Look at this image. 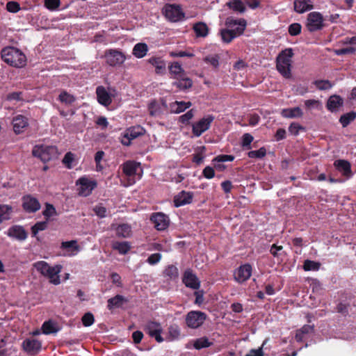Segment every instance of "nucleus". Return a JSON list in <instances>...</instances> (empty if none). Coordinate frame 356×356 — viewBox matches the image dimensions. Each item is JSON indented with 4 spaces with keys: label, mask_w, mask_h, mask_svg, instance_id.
<instances>
[{
    "label": "nucleus",
    "mask_w": 356,
    "mask_h": 356,
    "mask_svg": "<svg viewBox=\"0 0 356 356\" xmlns=\"http://www.w3.org/2000/svg\"><path fill=\"white\" fill-rule=\"evenodd\" d=\"M1 58L5 63L15 67H23L26 64V57L24 54L13 47L3 49Z\"/></svg>",
    "instance_id": "obj_1"
},
{
    "label": "nucleus",
    "mask_w": 356,
    "mask_h": 356,
    "mask_svg": "<svg viewBox=\"0 0 356 356\" xmlns=\"http://www.w3.org/2000/svg\"><path fill=\"white\" fill-rule=\"evenodd\" d=\"M293 56L292 49L289 48L283 50L277 57V70L285 78L291 76V58Z\"/></svg>",
    "instance_id": "obj_2"
},
{
    "label": "nucleus",
    "mask_w": 356,
    "mask_h": 356,
    "mask_svg": "<svg viewBox=\"0 0 356 356\" xmlns=\"http://www.w3.org/2000/svg\"><path fill=\"white\" fill-rule=\"evenodd\" d=\"M32 154L34 156L40 158L42 161L47 162L57 158L58 151L53 145H36L33 147Z\"/></svg>",
    "instance_id": "obj_3"
},
{
    "label": "nucleus",
    "mask_w": 356,
    "mask_h": 356,
    "mask_svg": "<svg viewBox=\"0 0 356 356\" xmlns=\"http://www.w3.org/2000/svg\"><path fill=\"white\" fill-rule=\"evenodd\" d=\"M122 171L128 177L129 184H133L141 178L143 169L139 163L128 161L122 164Z\"/></svg>",
    "instance_id": "obj_4"
},
{
    "label": "nucleus",
    "mask_w": 356,
    "mask_h": 356,
    "mask_svg": "<svg viewBox=\"0 0 356 356\" xmlns=\"http://www.w3.org/2000/svg\"><path fill=\"white\" fill-rule=\"evenodd\" d=\"M207 318V315L201 311L193 310L186 316L185 323L191 329H197L201 327Z\"/></svg>",
    "instance_id": "obj_5"
},
{
    "label": "nucleus",
    "mask_w": 356,
    "mask_h": 356,
    "mask_svg": "<svg viewBox=\"0 0 356 356\" xmlns=\"http://www.w3.org/2000/svg\"><path fill=\"white\" fill-rule=\"evenodd\" d=\"M76 185L78 187V194L80 196L87 197L92 193V191L97 186V182L86 177H81L76 180Z\"/></svg>",
    "instance_id": "obj_6"
},
{
    "label": "nucleus",
    "mask_w": 356,
    "mask_h": 356,
    "mask_svg": "<svg viewBox=\"0 0 356 356\" xmlns=\"http://www.w3.org/2000/svg\"><path fill=\"white\" fill-rule=\"evenodd\" d=\"M104 56L106 63L111 67L122 65L127 58V56L122 51L118 49L106 51Z\"/></svg>",
    "instance_id": "obj_7"
},
{
    "label": "nucleus",
    "mask_w": 356,
    "mask_h": 356,
    "mask_svg": "<svg viewBox=\"0 0 356 356\" xmlns=\"http://www.w3.org/2000/svg\"><path fill=\"white\" fill-rule=\"evenodd\" d=\"M163 13L165 17L172 22L181 21L185 17L181 6L176 4H166Z\"/></svg>",
    "instance_id": "obj_8"
},
{
    "label": "nucleus",
    "mask_w": 356,
    "mask_h": 356,
    "mask_svg": "<svg viewBox=\"0 0 356 356\" xmlns=\"http://www.w3.org/2000/svg\"><path fill=\"white\" fill-rule=\"evenodd\" d=\"M214 118V116L212 115H208L193 123L192 125V132L193 135L196 137L200 136L210 128Z\"/></svg>",
    "instance_id": "obj_9"
},
{
    "label": "nucleus",
    "mask_w": 356,
    "mask_h": 356,
    "mask_svg": "<svg viewBox=\"0 0 356 356\" xmlns=\"http://www.w3.org/2000/svg\"><path fill=\"white\" fill-rule=\"evenodd\" d=\"M306 26L310 32L321 29L323 26V15L318 12L310 13L307 16Z\"/></svg>",
    "instance_id": "obj_10"
},
{
    "label": "nucleus",
    "mask_w": 356,
    "mask_h": 356,
    "mask_svg": "<svg viewBox=\"0 0 356 356\" xmlns=\"http://www.w3.org/2000/svg\"><path fill=\"white\" fill-rule=\"evenodd\" d=\"M150 220L154 224V227L159 231L166 229L170 225L169 217L161 212L152 213L150 217Z\"/></svg>",
    "instance_id": "obj_11"
},
{
    "label": "nucleus",
    "mask_w": 356,
    "mask_h": 356,
    "mask_svg": "<svg viewBox=\"0 0 356 356\" xmlns=\"http://www.w3.org/2000/svg\"><path fill=\"white\" fill-rule=\"evenodd\" d=\"M182 282L186 287L192 289L197 290L200 287V280L190 268H188L184 271Z\"/></svg>",
    "instance_id": "obj_12"
},
{
    "label": "nucleus",
    "mask_w": 356,
    "mask_h": 356,
    "mask_svg": "<svg viewBox=\"0 0 356 356\" xmlns=\"http://www.w3.org/2000/svg\"><path fill=\"white\" fill-rule=\"evenodd\" d=\"M145 330L147 333L151 337L155 339V340L161 343L164 341L161 334L162 332V327L159 323L155 321H149L147 323Z\"/></svg>",
    "instance_id": "obj_13"
},
{
    "label": "nucleus",
    "mask_w": 356,
    "mask_h": 356,
    "mask_svg": "<svg viewBox=\"0 0 356 356\" xmlns=\"http://www.w3.org/2000/svg\"><path fill=\"white\" fill-rule=\"evenodd\" d=\"M252 275V266L250 264H244L238 267L234 273L235 280L238 283H243L248 280Z\"/></svg>",
    "instance_id": "obj_14"
},
{
    "label": "nucleus",
    "mask_w": 356,
    "mask_h": 356,
    "mask_svg": "<svg viewBox=\"0 0 356 356\" xmlns=\"http://www.w3.org/2000/svg\"><path fill=\"white\" fill-rule=\"evenodd\" d=\"M193 193L191 191H181L174 197L173 202L175 207H179L192 202Z\"/></svg>",
    "instance_id": "obj_15"
},
{
    "label": "nucleus",
    "mask_w": 356,
    "mask_h": 356,
    "mask_svg": "<svg viewBox=\"0 0 356 356\" xmlns=\"http://www.w3.org/2000/svg\"><path fill=\"white\" fill-rule=\"evenodd\" d=\"M226 24L234 33L236 37L243 33L246 26V21L243 19H227Z\"/></svg>",
    "instance_id": "obj_16"
},
{
    "label": "nucleus",
    "mask_w": 356,
    "mask_h": 356,
    "mask_svg": "<svg viewBox=\"0 0 356 356\" xmlns=\"http://www.w3.org/2000/svg\"><path fill=\"white\" fill-rule=\"evenodd\" d=\"M22 207L29 213H34L40 209L39 201L31 195H26L22 199Z\"/></svg>",
    "instance_id": "obj_17"
},
{
    "label": "nucleus",
    "mask_w": 356,
    "mask_h": 356,
    "mask_svg": "<svg viewBox=\"0 0 356 356\" xmlns=\"http://www.w3.org/2000/svg\"><path fill=\"white\" fill-rule=\"evenodd\" d=\"M96 95L97 102L104 106H108L112 102L111 94L102 86H99L96 88Z\"/></svg>",
    "instance_id": "obj_18"
},
{
    "label": "nucleus",
    "mask_w": 356,
    "mask_h": 356,
    "mask_svg": "<svg viewBox=\"0 0 356 356\" xmlns=\"http://www.w3.org/2000/svg\"><path fill=\"white\" fill-rule=\"evenodd\" d=\"M12 124L15 133L19 134L24 132L29 126V120L24 115H17L13 118Z\"/></svg>",
    "instance_id": "obj_19"
},
{
    "label": "nucleus",
    "mask_w": 356,
    "mask_h": 356,
    "mask_svg": "<svg viewBox=\"0 0 356 356\" xmlns=\"http://www.w3.org/2000/svg\"><path fill=\"white\" fill-rule=\"evenodd\" d=\"M60 248L65 251L63 255L67 257L74 256L80 250V248L76 240L62 242Z\"/></svg>",
    "instance_id": "obj_20"
},
{
    "label": "nucleus",
    "mask_w": 356,
    "mask_h": 356,
    "mask_svg": "<svg viewBox=\"0 0 356 356\" xmlns=\"http://www.w3.org/2000/svg\"><path fill=\"white\" fill-rule=\"evenodd\" d=\"M22 346L25 351L32 355L37 354L42 348L41 342L35 339H26Z\"/></svg>",
    "instance_id": "obj_21"
},
{
    "label": "nucleus",
    "mask_w": 356,
    "mask_h": 356,
    "mask_svg": "<svg viewBox=\"0 0 356 356\" xmlns=\"http://www.w3.org/2000/svg\"><path fill=\"white\" fill-rule=\"evenodd\" d=\"M61 270L62 266L60 265L51 266L50 270H48L47 274H45L44 276L47 277L51 284L54 285H58L60 283L59 273L61 272Z\"/></svg>",
    "instance_id": "obj_22"
},
{
    "label": "nucleus",
    "mask_w": 356,
    "mask_h": 356,
    "mask_svg": "<svg viewBox=\"0 0 356 356\" xmlns=\"http://www.w3.org/2000/svg\"><path fill=\"white\" fill-rule=\"evenodd\" d=\"M8 236L19 241H24L26 238L27 234L22 227L15 225L8 230Z\"/></svg>",
    "instance_id": "obj_23"
},
{
    "label": "nucleus",
    "mask_w": 356,
    "mask_h": 356,
    "mask_svg": "<svg viewBox=\"0 0 356 356\" xmlns=\"http://www.w3.org/2000/svg\"><path fill=\"white\" fill-rule=\"evenodd\" d=\"M343 99L339 95H332L327 102V108L331 112H337L343 106Z\"/></svg>",
    "instance_id": "obj_24"
},
{
    "label": "nucleus",
    "mask_w": 356,
    "mask_h": 356,
    "mask_svg": "<svg viewBox=\"0 0 356 356\" xmlns=\"http://www.w3.org/2000/svg\"><path fill=\"white\" fill-rule=\"evenodd\" d=\"M314 8L311 0H295L294 10L298 13H303L312 10Z\"/></svg>",
    "instance_id": "obj_25"
},
{
    "label": "nucleus",
    "mask_w": 356,
    "mask_h": 356,
    "mask_svg": "<svg viewBox=\"0 0 356 356\" xmlns=\"http://www.w3.org/2000/svg\"><path fill=\"white\" fill-rule=\"evenodd\" d=\"M281 115L285 118H299L302 117L303 112L300 107H293L282 109Z\"/></svg>",
    "instance_id": "obj_26"
},
{
    "label": "nucleus",
    "mask_w": 356,
    "mask_h": 356,
    "mask_svg": "<svg viewBox=\"0 0 356 356\" xmlns=\"http://www.w3.org/2000/svg\"><path fill=\"white\" fill-rule=\"evenodd\" d=\"M148 63L155 67L156 74H163L165 70L166 64L161 58L152 57L149 58Z\"/></svg>",
    "instance_id": "obj_27"
},
{
    "label": "nucleus",
    "mask_w": 356,
    "mask_h": 356,
    "mask_svg": "<svg viewBox=\"0 0 356 356\" xmlns=\"http://www.w3.org/2000/svg\"><path fill=\"white\" fill-rule=\"evenodd\" d=\"M148 49H149L146 43L139 42L134 45L132 54L135 57L142 58L146 56Z\"/></svg>",
    "instance_id": "obj_28"
},
{
    "label": "nucleus",
    "mask_w": 356,
    "mask_h": 356,
    "mask_svg": "<svg viewBox=\"0 0 356 356\" xmlns=\"http://www.w3.org/2000/svg\"><path fill=\"white\" fill-rule=\"evenodd\" d=\"M190 102H178L176 101L170 104V109L172 113H179L191 107Z\"/></svg>",
    "instance_id": "obj_29"
},
{
    "label": "nucleus",
    "mask_w": 356,
    "mask_h": 356,
    "mask_svg": "<svg viewBox=\"0 0 356 356\" xmlns=\"http://www.w3.org/2000/svg\"><path fill=\"white\" fill-rule=\"evenodd\" d=\"M181 334V331L179 327L173 324L169 326L168 329V334L165 340L168 341H172L175 340H177Z\"/></svg>",
    "instance_id": "obj_30"
},
{
    "label": "nucleus",
    "mask_w": 356,
    "mask_h": 356,
    "mask_svg": "<svg viewBox=\"0 0 356 356\" xmlns=\"http://www.w3.org/2000/svg\"><path fill=\"white\" fill-rule=\"evenodd\" d=\"M334 165L337 169L342 172L346 176H349L351 174L350 164L345 160H337L334 162Z\"/></svg>",
    "instance_id": "obj_31"
},
{
    "label": "nucleus",
    "mask_w": 356,
    "mask_h": 356,
    "mask_svg": "<svg viewBox=\"0 0 356 356\" xmlns=\"http://www.w3.org/2000/svg\"><path fill=\"white\" fill-rule=\"evenodd\" d=\"M126 302L125 298L121 295H117L113 298L108 300L107 307L109 310L113 308H118L121 307Z\"/></svg>",
    "instance_id": "obj_32"
},
{
    "label": "nucleus",
    "mask_w": 356,
    "mask_h": 356,
    "mask_svg": "<svg viewBox=\"0 0 356 356\" xmlns=\"http://www.w3.org/2000/svg\"><path fill=\"white\" fill-rule=\"evenodd\" d=\"M116 235L118 237L127 238L131 235V228L127 224L118 225L115 228Z\"/></svg>",
    "instance_id": "obj_33"
},
{
    "label": "nucleus",
    "mask_w": 356,
    "mask_h": 356,
    "mask_svg": "<svg viewBox=\"0 0 356 356\" xmlns=\"http://www.w3.org/2000/svg\"><path fill=\"white\" fill-rule=\"evenodd\" d=\"M314 330V326L309 325H305L300 329L298 330L296 334V339L297 341H302L305 336L307 334L312 333Z\"/></svg>",
    "instance_id": "obj_34"
},
{
    "label": "nucleus",
    "mask_w": 356,
    "mask_h": 356,
    "mask_svg": "<svg viewBox=\"0 0 356 356\" xmlns=\"http://www.w3.org/2000/svg\"><path fill=\"white\" fill-rule=\"evenodd\" d=\"M193 30L197 37H206L209 33V28L204 22L195 24Z\"/></svg>",
    "instance_id": "obj_35"
},
{
    "label": "nucleus",
    "mask_w": 356,
    "mask_h": 356,
    "mask_svg": "<svg viewBox=\"0 0 356 356\" xmlns=\"http://www.w3.org/2000/svg\"><path fill=\"white\" fill-rule=\"evenodd\" d=\"M174 86L180 90H186L191 88L193 85V81L189 78H184L183 76L181 78H178L177 81L174 82Z\"/></svg>",
    "instance_id": "obj_36"
},
{
    "label": "nucleus",
    "mask_w": 356,
    "mask_h": 356,
    "mask_svg": "<svg viewBox=\"0 0 356 356\" xmlns=\"http://www.w3.org/2000/svg\"><path fill=\"white\" fill-rule=\"evenodd\" d=\"M13 208L6 204L0 205V224L10 218Z\"/></svg>",
    "instance_id": "obj_37"
},
{
    "label": "nucleus",
    "mask_w": 356,
    "mask_h": 356,
    "mask_svg": "<svg viewBox=\"0 0 356 356\" xmlns=\"http://www.w3.org/2000/svg\"><path fill=\"white\" fill-rule=\"evenodd\" d=\"M42 329L45 334L56 333L58 331L56 324L51 321H45L42 326Z\"/></svg>",
    "instance_id": "obj_38"
},
{
    "label": "nucleus",
    "mask_w": 356,
    "mask_h": 356,
    "mask_svg": "<svg viewBox=\"0 0 356 356\" xmlns=\"http://www.w3.org/2000/svg\"><path fill=\"white\" fill-rule=\"evenodd\" d=\"M355 118L356 113L354 111H351L341 115L339 119V122L342 124L343 127H346Z\"/></svg>",
    "instance_id": "obj_39"
},
{
    "label": "nucleus",
    "mask_w": 356,
    "mask_h": 356,
    "mask_svg": "<svg viewBox=\"0 0 356 356\" xmlns=\"http://www.w3.org/2000/svg\"><path fill=\"white\" fill-rule=\"evenodd\" d=\"M164 275L170 280H176L179 276L178 268L174 265L168 266L163 272Z\"/></svg>",
    "instance_id": "obj_40"
},
{
    "label": "nucleus",
    "mask_w": 356,
    "mask_h": 356,
    "mask_svg": "<svg viewBox=\"0 0 356 356\" xmlns=\"http://www.w3.org/2000/svg\"><path fill=\"white\" fill-rule=\"evenodd\" d=\"M211 345H212V342L209 341L208 338L206 337H203L197 339L193 343V346L197 350H200V349H202L204 348H207Z\"/></svg>",
    "instance_id": "obj_41"
},
{
    "label": "nucleus",
    "mask_w": 356,
    "mask_h": 356,
    "mask_svg": "<svg viewBox=\"0 0 356 356\" xmlns=\"http://www.w3.org/2000/svg\"><path fill=\"white\" fill-rule=\"evenodd\" d=\"M113 247L115 250H117L120 254H125L127 253L131 246L128 242H115L113 243Z\"/></svg>",
    "instance_id": "obj_42"
},
{
    "label": "nucleus",
    "mask_w": 356,
    "mask_h": 356,
    "mask_svg": "<svg viewBox=\"0 0 356 356\" xmlns=\"http://www.w3.org/2000/svg\"><path fill=\"white\" fill-rule=\"evenodd\" d=\"M34 268L43 276L47 274L48 270L51 267L46 261H40L33 264Z\"/></svg>",
    "instance_id": "obj_43"
},
{
    "label": "nucleus",
    "mask_w": 356,
    "mask_h": 356,
    "mask_svg": "<svg viewBox=\"0 0 356 356\" xmlns=\"http://www.w3.org/2000/svg\"><path fill=\"white\" fill-rule=\"evenodd\" d=\"M170 72L171 74L176 76V78H181L184 75V70L182 69L181 65L177 63H173L169 67Z\"/></svg>",
    "instance_id": "obj_44"
},
{
    "label": "nucleus",
    "mask_w": 356,
    "mask_h": 356,
    "mask_svg": "<svg viewBox=\"0 0 356 356\" xmlns=\"http://www.w3.org/2000/svg\"><path fill=\"white\" fill-rule=\"evenodd\" d=\"M320 266H321V264L319 262L307 259L304 262L303 269L305 271H309V270L316 271V270H319Z\"/></svg>",
    "instance_id": "obj_45"
},
{
    "label": "nucleus",
    "mask_w": 356,
    "mask_h": 356,
    "mask_svg": "<svg viewBox=\"0 0 356 356\" xmlns=\"http://www.w3.org/2000/svg\"><path fill=\"white\" fill-rule=\"evenodd\" d=\"M58 99L67 105L72 104L75 101L74 97L66 91H62L60 93Z\"/></svg>",
    "instance_id": "obj_46"
},
{
    "label": "nucleus",
    "mask_w": 356,
    "mask_h": 356,
    "mask_svg": "<svg viewBox=\"0 0 356 356\" xmlns=\"http://www.w3.org/2000/svg\"><path fill=\"white\" fill-rule=\"evenodd\" d=\"M221 38L226 43L230 42L236 38L234 33L231 29H222L220 31Z\"/></svg>",
    "instance_id": "obj_47"
},
{
    "label": "nucleus",
    "mask_w": 356,
    "mask_h": 356,
    "mask_svg": "<svg viewBox=\"0 0 356 356\" xmlns=\"http://www.w3.org/2000/svg\"><path fill=\"white\" fill-rule=\"evenodd\" d=\"M356 51L355 46L346 47L341 49H334V52L337 56H342L345 54H353Z\"/></svg>",
    "instance_id": "obj_48"
},
{
    "label": "nucleus",
    "mask_w": 356,
    "mask_h": 356,
    "mask_svg": "<svg viewBox=\"0 0 356 356\" xmlns=\"http://www.w3.org/2000/svg\"><path fill=\"white\" fill-rule=\"evenodd\" d=\"M228 6L230 8L235 11L243 13L245 11V6L241 0H234L228 3Z\"/></svg>",
    "instance_id": "obj_49"
},
{
    "label": "nucleus",
    "mask_w": 356,
    "mask_h": 356,
    "mask_svg": "<svg viewBox=\"0 0 356 356\" xmlns=\"http://www.w3.org/2000/svg\"><path fill=\"white\" fill-rule=\"evenodd\" d=\"M74 160V154L71 152H69L64 156V158L63 159V163L67 168L72 169L73 168L72 163Z\"/></svg>",
    "instance_id": "obj_50"
},
{
    "label": "nucleus",
    "mask_w": 356,
    "mask_h": 356,
    "mask_svg": "<svg viewBox=\"0 0 356 356\" xmlns=\"http://www.w3.org/2000/svg\"><path fill=\"white\" fill-rule=\"evenodd\" d=\"M143 128L140 127H131L125 131L128 134V136L131 138V140L137 138L138 136L143 134Z\"/></svg>",
    "instance_id": "obj_51"
},
{
    "label": "nucleus",
    "mask_w": 356,
    "mask_h": 356,
    "mask_svg": "<svg viewBox=\"0 0 356 356\" xmlns=\"http://www.w3.org/2000/svg\"><path fill=\"white\" fill-rule=\"evenodd\" d=\"M316 88L321 90H329L332 87L331 83L327 80H318L314 82Z\"/></svg>",
    "instance_id": "obj_52"
},
{
    "label": "nucleus",
    "mask_w": 356,
    "mask_h": 356,
    "mask_svg": "<svg viewBox=\"0 0 356 356\" xmlns=\"http://www.w3.org/2000/svg\"><path fill=\"white\" fill-rule=\"evenodd\" d=\"M266 154V150L264 147H261L258 150L250 151L248 155L250 158L262 159Z\"/></svg>",
    "instance_id": "obj_53"
},
{
    "label": "nucleus",
    "mask_w": 356,
    "mask_h": 356,
    "mask_svg": "<svg viewBox=\"0 0 356 356\" xmlns=\"http://www.w3.org/2000/svg\"><path fill=\"white\" fill-rule=\"evenodd\" d=\"M83 325L86 327L92 325L94 323L95 318L92 313L88 312L85 314L82 317Z\"/></svg>",
    "instance_id": "obj_54"
},
{
    "label": "nucleus",
    "mask_w": 356,
    "mask_h": 356,
    "mask_svg": "<svg viewBox=\"0 0 356 356\" xmlns=\"http://www.w3.org/2000/svg\"><path fill=\"white\" fill-rule=\"evenodd\" d=\"M47 228V222H38L35 223L31 228L32 234L34 236L37 235V234L40 231L44 230Z\"/></svg>",
    "instance_id": "obj_55"
},
{
    "label": "nucleus",
    "mask_w": 356,
    "mask_h": 356,
    "mask_svg": "<svg viewBox=\"0 0 356 356\" xmlns=\"http://www.w3.org/2000/svg\"><path fill=\"white\" fill-rule=\"evenodd\" d=\"M253 140V137L250 134H244L242 136L241 145L245 149H250V144Z\"/></svg>",
    "instance_id": "obj_56"
},
{
    "label": "nucleus",
    "mask_w": 356,
    "mask_h": 356,
    "mask_svg": "<svg viewBox=\"0 0 356 356\" xmlns=\"http://www.w3.org/2000/svg\"><path fill=\"white\" fill-rule=\"evenodd\" d=\"M305 128L297 122H292L289 127V131L293 136H297L300 130H304Z\"/></svg>",
    "instance_id": "obj_57"
},
{
    "label": "nucleus",
    "mask_w": 356,
    "mask_h": 356,
    "mask_svg": "<svg viewBox=\"0 0 356 356\" xmlns=\"http://www.w3.org/2000/svg\"><path fill=\"white\" fill-rule=\"evenodd\" d=\"M60 3V0H44V6L49 10H56Z\"/></svg>",
    "instance_id": "obj_58"
},
{
    "label": "nucleus",
    "mask_w": 356,
    "mask_h": 356,
    "mask_svg": "<svg viewBox=\"0 0 356 356\" xmlns=\"http://www.w3.org/2000/svg\"><path fill=\"white\" fill-rule=\"evenodd\" d=\"M93 211L99 218H104L106 216V209L102 204L95 206Z\"/></svg>",
    "instance_id": "obj_59"
},
{
    "label": "nucleus",
    "mask_w": 356,
    "mask_h": 356,
    "mask_svg": "<svg viewBox=\"0 0 356 356\" xmlns=\"http://www.w3.org/2000/svg\"><path fill=\"white\" fill-rule=\"evenodd\" d=\"M302 26L298 23H293L289 27V33L291 35H298L301 32Z\"/></svg>",
    "instance_id": "obj_60"
},
{
    "label": "nucleus",
    "mask_w": 356,
    "mask_h": 356,
    "mask_svg": "<svg viewBox=\"0 0 356 356\" xmlns=\"http://www.w3.org/2000/svg\"><path fill=\"white\" fill-rule=\"evenodd\" d=\"M204 61L209 63L214 68H217L219 65V57L217 55L207 56L204 58Z\"/></svg>",
    "instance_id": "obj_61"
},
{
    "label": "nucleus",
    "mask_w": 356,
    "mask_h": 356,
    "mask_svg": "<svg viewBox=\"0 0 356 356\" xmlns=\"http://www.w3.org/2000/svg\"><path fill=\"white\" fill-rule=\"evenodd\" d=\"M56 213V209L52 204H46V208L43 211V215L47 218H49L53 216H54Z\"/></svg>",
    "instance_id": "obj_62"
},
{
    "label": "nucleus",
    "mask_w": 356,
    "mask_h": 356,
    "mask_svg": "<svg viewBox=\"0 0 356 356\" xmlns=\"http://www.w3.org/2000/svg\"><path fill=\"white\" fill-rule=\"evenodd\" d=\"M6 9L10 13H15L20 10V6L16 1H9L6 4Z\"/></svg>",
    "instance_id": "obj_63"
},
{
    "label": "nucleus",
    "mask_w": 356,
    "mask_h": 356,
    "mask_svg": "<svg viewBox=\"0 0 356 356\" xmlns=\"http://www.w3.org/2000/svg\"><path fill=\"white\" fill-rule=\"evenodd\" d=\"M194 116V111L193 109L187 111L185 114L179 117V121L181 123H188Z\"/></svg>",
    "instance_id": "obj_64"
}]
</instances>
